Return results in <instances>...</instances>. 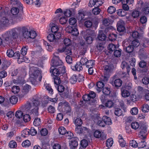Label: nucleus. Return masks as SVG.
I'll return each instance as SVG.
<instances>
[{"label":"nucleus","mask_w":149,"mask_h":149,"mask_svg":"<svg viewBox=\"0 0 149 149\" xmlns=\"http://www.w3.org/2000/svg\"><path fill=\"white\" fill-rule=\"evenodd\" d=\"M29 33L28 29L26 27H18L7 31L2 34V37L6 44H12L13 42L18 39L20 41L28 39Z\"/></svg>","instance_id":"nucleus-1"},{"label":"nucleus","mask_w":149,"mask_h":149,"mask_svg":"<svg viewBox=\"0 0 149 149\" xmlns=\"http://www.w3.org/2000/svg\"><path fill=\"white\" fill-rule=\"evenodd\" d=\"M39 102L38 98L33 97L32 99L31 102H27L23 107L27 111L30 110L29 112L31 117L37 116L38 115V105Z\"/></svg>","instance_id":"nucleus-2"},{"label":"nucleus","mask_w":149,"mask_h":149,"mask_svg":"<svg viewBox=\"0 0 149 149\" xmlns=\"http://www.w3.org/2000/svg\"><path fill=\"white\" fill-rule=\"evenodd\" d=\"M69 24L71 25H74V26H68L65 29L66 32L70 33L72 35L77 36L79 34V32L77 29V20L74 17L70 18L69 20Z\"/></svg>","instance_id":"nucleus-3"},{"label":"nucleus","mask_w":149,"mask_h":149,"mask_svg":"<svg viewBox=\"0 0 149 149\" xmlns=\"http://www.w3.org/2000/svg\"><path fill=\"white\" fill-rule=\"evenodd\" d=\"M1 15L2 17L0 20V27L7 26L13 22V19L10 18L8 11L2 12Z\"/></svg>","instance_id":"nucleus-4"},{"label":"nucleus","mask_w":149,"mask_h":149,"mask_svg":"<svg viewBox=\"0 0 149 149\" xmlns=\"http://www.w3.org/2000/svg\"><path fill=\"white\" fill-rule=\"evenodd\" d=\"M58 109L60 111L67 113L70 112L71 108L68 102L63 101L59 103Z\"/></svg>","instance_id":"nucleus-5"},{"label":"nucleus","mask_w":149,"mask_h":149,"mask_svg":"<svg viewBox=\"0 0 149 149\" xmlns=\"http://www.w3.org/2000/svg\"><path fill=\"white\" fill-rule=\"evenodd\" d=\"M61 34L60 33H57V34H50L47 36V38L48 41L52 42V44L53 45L56 44L58 42V40L61 37Z\"/></svg>","instance_id":"nucleus-6"},{"label":"nucleus","mask_w":149,"mask_h":149,"mask_svg":"<svg viewBox=\"0 0 149 149\" xmlns=\"http://www.w3.org/2000/svg\"><path fill=\"white\" fill-rule=\"evenodd\" d=\"M29 72L31 76L38 78V80L41 81L42 78L41 72L38 68L34 67H31L30 68Z\"/></svg>","instance_id":"nucleus-7"},{"label":"nucleus","mask_w":149,"mask_h":149,"mask_svg":"<svg viewBox=\"0 0 149 149\" xmlns=\"http://www.w3.org/2000/svg\"><path fill=\"white\" fill-rule=\"evenodd\" d=\"M18 7H13L11 10V12L12 15L9 14L11 17H14L18 15L19 11H22L23 9V5L20 2H18Z\"/></svg>","instance_id":"nucleus-8"},{"label":"nucleus","mask_w":149,"mask_h":149,"mask_svg":"<svg viewBox=\"0 0 149 149\" xmlns=\"http://www.w3.org/2000/svg\"><path fill=\"white\" fill-rule=\"evenodd\" d=\"M138 5H140L141 6H143L142 9V12L143 14L147 15L149 14V3L146 2L144 4L142 1H139L137 2Z\"/></svg>","instance_id":"nucleus-9"},{"label":"nucleus","mask_w":149,"mask_h":149,"mask_svg":"<svg viewBox=\"0 0 149 149\" xmlns=\"http://www.w3.org/2000/svg\"><path fill=\"white\" fill-rule=\"evenodd\" d=\"M96 97V94L93 91L90 92L89 94H86L83 96V98L84 101H88L91 99H93Z\"/></svg>","instance_id":"nucleus-10"},{"label":"nucleus","mask_w":149,"mask_h":149,"mask_svg":"<svg viewBox=\"0 0 149 149\" xmlns=\"http://www.w3.org/2000/svg\"><path fill=\"white\" fill-rule=\"evenodd\" d=\"M81 63L79 62H77L74 65H71V68L74 71L80 72L83 69Z\"/></svg>","instance_id":"nucleus-11"},{"label":"nucleus","mask_w":149,"mask_h":149,"mask_svg":"<svg viewBox=\"0 0 149 149\" xmlns=\"http://www.w3.org/2000/svg\"><path fill=\"white\" fill-rule=\"evenodd\" d=\"M94 136L97 138H100L101 140H104L106 139V136L103 132H101L98 130H96L94 133Z\"/></svg>","instance_id":"nucleus-12"},{"label":"nucleus","mask_w":149,"mask_h":149,"mask_svg":"<svg viewBox=\"0 0 149 149\" xmlns=\"http://www.w3.org/2000/svg\"><path fill=\"white\" fill-rule=\"evenodd\" d=\"M84 38L86 43L88 44H91L94 39V36L91 34L86 35L84 37Z\"/></svg>","instance_id":"nucleus-13"},{"label":"nucleus","mask_w":149,"mask_h":149,"mask_svg":"<svg viewBox=\"0 0 149 149\" xmlns=\"http://www.w3.org/2000/svg\"><path fill=\"white\" fill-rule=\"evenodd\" d=\"M78 138L77 137H74L71 139L69 144L71 149H75L77 146L78 145Z\"/></svg>","instance_id":"nucleus-14"},{"label":"nucleus","mask_w":149,"mask_h":149,"mask_svg":"<svg viewBox=\"0 0 149 149\" xmlns=\"http://www.w3.org/2000/svg\"><path fill=\"white\" fill-rule=\"evenodd\" d=\"M31 88V86L28 84H26L23 86L22 90V96L24 97L25 95L28 93Z\"/></svg>","instance_id":"nucleus-15"},{"label":"nucleus","mask_w":149,"mask_h":149,"mask_svg":"<svg viewBox=\"0 0 149 149\" xmlns=\"http://www.w3.org/2000/svg\"><path fill=\"white\" fill-rule=\"evenodd\" d=\"M88 3V6L91 7L93 6H99L102 5L103 2L102 1H89Z\"/></svg>","instance_id":"nucleus-16"},{"label":"nucleus","mask_w":149,"mask_h":149,"mask_svg":"<svg viewBox=\"0 0 149 149\" xmlns=\"http://www.w3.org/2000/svg\"><path fill=\"white\" fill-rule=\"evenodd\" d=\"M51 65L53 67H56L59 66H62L63 65V63L62 61L59 59H52L51 61Z\"/></svg>","instance_id":"nucleus-17"},{"label":"nucleus","mask_w":149,"mask_h":149,"mask_svg":"<svg viewBox=\"0 0 149 149\" xmlns=\"http://www.w3.org/2000/svg\"><path fill=\"white\" fill-rule=\"evenodd\" d=\"M147 127L145 126L142 127V128L140 132V134L141 135V138L144 139L146 137V135L147 134Z\"/></svg>","instance_id":"nucleus-18"},{"label":"nucleus","mask_w":149,"mask_h":149,"mask_svg":"<svg viewBox=\"0 0 149 149\" xmlns=\"http://www.w3.org/2000/svg\"><path fill=\"white\" fill-rule=\"evenodd\" d=\"M9 102L8 99H5L4 97L0 95V104L1 106L6 107L9 104Z\"/></svg>","instance_id":"nucleus-19"},{"label":"nucleus","mask_w":149,"mask_h":149,"mask_svg":"<svg viewBox=\"0 0 149 149\" xmlns=\"http://www.w3.org/2000/svg\"><path fill=\"white\" fill-rule=\"evenodd\" d=\"M96 86L97 91L98 92H101L103 89L104 86V84L102 81H99L97 83Z\"/></svg>","instance_id":"nucleus-20"},{"label":"nucleus","mask_w":149,"mask_h":149,"mask_svg":"<svg viewBox=\"0 0 149 149\" xmlns=\"http://www.w3.org/2000/svg\"><path fill=\"white\" fill-rule=\"evenodd\" d=\"M26 3L29 4H33L37 7L40 6L42 3V1H25Z\"/></svg>","instance_id":"nucleus-21"},{"label":"nucleus","mask_w":149,"mask_h":149,"mask_svg":"<svg viewBox=\"0 0 149 149\" xmlns=\"http://www.w3.org/2000/svg\"><path fill=\"white\" fill-rule=\"evenodd\" d=\"M122 83V81L121 79H116L114 80V82H112L111 83L113 86L118 88L121 86Z\"/></svg>","instance_id":"nucleus-22"},{"label":"nucleus","mask_w":149,"mask_h":149,"mask_svg":"<svg viewBox=\"0 0 149 149\" xmlns=\"http://www.w3.org/2000/svg\"><path fill=\"white\" fill-rule=\"evenodd\" d=\"M121 67L123 70L125 68L127 73L129 72L130 69V67L128 63L126 62L123 61L122 62L121 65Z\"/></svg>","instance_id":"nucleus-23"},{"label":"nucleus","mask_w":149,"mask_h":149,"mask_svg":"<svg viewBox=\"0 0 149 149\" xmlns=\"http://www.w3.org/2000/svg\"><path fill=\"white\" fill-rule=\"evenodd\" d=\"M117 30L119 32H123L125 30V27L123 25V22H118L117 24Z\"/></svg>","instance_id":"nucleus-24"},{"label":"nucleus","mask_w":149,"mask_h":149,"mask_svg":"<svg viewBox=\"0 0 149 149\" xmlns=\"http://www.w3.org/2000/svg\"><path fill=\"white\" fill-rule=\"evenodd\" d=\"M125 1H122V3L123 4L122 7L123 10L126 11L128 10L129 9V7L127 5L129 1L130 3H132V2H133L134 1H126V3H125Z\"/></svg>","instance_id":"nucleus-25"},{"label":"nucleus","mask_w":149,"mask_h":149,"mask_svg":"<svg viewBox=\"0 0 149 149\" xmlns=\"http://www.w3.org/2000/svg\"><path fill=\"white\" fill-rule=\"evenodd\" d=\"M86 127L77 126L75 129L76 132L79 134H84L85 133V131L86 130Z\"/></svg>","instance_id":"nucleus-26"},{"label":"nucleus","mask_w":149,"mask_h":149,"mask_svg":"<svg viewBox=\"0 0 149 149\" xmlns=\"http://www.w3.org/2000/svg\"><path fill=\"white\" fill-rule=\"evenodd\" d=\"M81 50L80 53L82 55H84L86 51L87 46L84 43H81Z\"/></svg>","instance_id":"nucleus-27"},{"label":"nucleus","mask_w":149,"mask_h":149,"mask_svg":"<svg viewBox=\"0 0 149 149\" xmlns=\"http://www.w3.org/2000/svg\"><path fill=\"white\" fill-rule=\"evenodd\" d=\"M121 95L124 97H129L130 95V92L129 91L126 89H121Z\"/></svg>","instance_id":"nucleus-28"},{"label":"nucleus","mask_w":149,"mask_h":149,"mask_svg":"<svg viewBox=\"0 0 149 149\" xmlns=\"http://www.w3.org/2000/svg\"><path fill=\"white\" fill-rule=\"evenodd\" d=\"M21 58H19L18 61V63H20L22 62H24L26 63H29L30 61L28 58L24 56H21Z\"/></svg>","instance_id":"nucleus-29"},{"label":"nucleus","mask_w":149,"mask_h":149,"mask_svg":"<svg viewBox=\"0 0 149 149\" xmlns=\"http://www.w3.org/2000/svg\"><path fill=\"white\" fill-rule=\"evenodd\" d=\"M102 119L106 124L109 125L112 124L111 120L109 117L106 116H103Z\"/></svg>","instance_id":"nucleus-30"},{"label":"nucleus","mask_w":149,"mask_h":149,"mask_svg":"<svg viewBox=\"0 0 149 149\" xmlns=\"http://www.w3.org/2000/svg\"><path fill=\"white\" fill-rule=\"evenodd\" d=\"M44 87L48 91V92L51 94H53V90L52 88L51 87L49 84H45L44 85Z\"/></svg>","instance_id":"nucleus-31"},{"label":"nucleus","mask_w":149,"mask_h":149,"mask_svg":"<svg viewBox=\"0 0 149 149\" xmlns=\"http://www.w3.org/2000/svg\"><path fill=\"white\" fill-rule=\"evenodd\" d=\"M78 76L75 74L72 75L70 79V82L72 84H75L78 79Z\"/></svg>","instance_id":"nucleus-32"},{"label":"nucleus","mask_w":149,"mask_h":149,"mask_svg":"<svg viewBox=\"0 0 149 149\" xmlns=\"http://www.w3.org/2000/svg\"><path fill=\"white\" fill-rule=\"evenodd\" d=\"M117 14L120 16L124 17L127 15V12L125 10L122 9H119L117 12Z\"/></svg>","instance_id":"nucleus-33"},{"label":"nucleus","mask_w":149,"mask_h":149,"mask_svg":"<svg viewBox=\"0 0 149 149\" xmlns=\"http://www.w3.org/2000/svg\"><path fill=\"white\" fill-rule=\"evenodd\" d=\"M50 72H52L53 75L55 77L58 76L60 75L58 70L56 68H50Z\"/></svg>","instance_id":"nucleus-34"},{"label":"nucleus","mask_w":149,"mask_h":149,"mask_svg":"<svg viewBox=\"0 0 149 149\" xmlns=\"http://www.w3.org/2000/svg\"><path fill=\"white\" fill-rule=\"evenodd\" d=\"M131 126L132 129L136 130L139 128V123L137 122H133L131 123Z\"/></svg>","instance_id":"nucleus-35"},{"label":"nucleus","mask_w":149,"mask_h":149,"mask_svg":"<svg viewBox=\"0 0 149 149\" xmlns=\"http://www.w3.org/2000/svg\"><path fill=\"white\" fill-rule=\"evenodd\" d=\"M95 61L93 60H88L85 66L87 68L90 67H93V66L95 64Z\"/></svg>","instance_id":"nucleus-36"},{"label":"nucleus","mask_w":149,"mask_h":149,"mask_svg":"<svg viewBox=\"0 0 149 149\" xmlns=\"http://www.w3.org/2000/svg\"><path fill=\"white\" fill-rule=\"evenodd\" d=\"M74 122L76 126L80 127L82 124V121L81 118H77L74 121Z\"/></svg>","instance_id":"nucleus-37"},{"label":"nucleus","mask_w":149,"mask_h":149,"mask_svg":"<svg viewBox=\"0 0 149 149\" xmlns=\"http://www.w3.org/2000/svg\"><path fill=\"white\" fill-rule=\"evenodd\" d=\"M60 75L61 76L62 75L66 72L65 67L63 66H61L59 67L58 69Z\"/></svg>","instance_id":"nucleus-38"},{"label":"nucleus","mask_w":149,"mask_h":149,"mask_svg":"<svg viewBox=\"0 0 149 149\" xmlns=\"http://www.w3.org/2000/svg\"><path fill=\"white\" fill-rule=\"evenodd\" d=\"M142 111L144 113H148L149 111V106L147 104H143L142 107Z\"/></svg>","instance_id":"nucleus-39"},{"label":"nucleus","mask_w":149,"mask_h":149,"mask_svg":"<svg viewBox=\"0 0 149 149\" xmlns=\"http://www.w3.org/2000/svg\"><path fill=\"white\" fill-rule=\"evenodd\" d=\"M30 134L29 130L25 129L23 130L22 132V136L25 138L27 137Z\"/></svg>","instance_id":"nucleus-40"},{"label":"nucleus","mask_w":149,"mask_h":149,"mask_svg":"<svg viewBox=\"0 0 149 149\" xmlns=\"http://www.w3.org/2000/svg\"><path fill=\"white\" fill-rule=\"evenodd\" d=\"M18 101V98L15 96H12L10 98V101L12 104H15Z\"/></svg>","instance_id":"nucleus-41"},{"label":"nucleus","mask_w":149,"mask_h":149,"mask_svg":"<svg viewBox=\"0 0 149 149\" xmlns=\"http://www.w3.org/2000/svg\"><path fill=\"white\" fill-rule=\"evenodd\" d=\"M28 35L29 38L34 39L37 36V34L35 31L31 30L29 31Z\"/></svg>","instance_id":"nucleus-42"},{"label":"nucleus","mask_w":149,"mask_h":149,"mask_svg":"<svg viewBox=\"0 0 149 149\" xmlns=\"http://www.w3.org/2000/svg\"><path fill=\"white\" fill-rule=\"evenodd\" d=\"M10 17L13 19V22L15 21H20L23 19V17L22 15H18L14 17Z\"/></svg>","instance_id":"nucleus-43"},{"label":"nucleus","mask_w":149,"mask_h":149,"mask_svg":"<svg viewBox=\"0 0 149 149\" xmlns=\"http://www.w3.org/2000/svg\"><path fill=\"white\" fill-rule=\"evenodd\" d=\"M105 106L109 108H111L113 105V103L112 100H108L104 103Z\"/></svg>","instance_id":"nucleus-44"},{"label":"nucleus","mask_w":149,"mask_h":149,"mask_svg":"<svg viewBox=\"0 0 149 149\" xmlns=\"http://www.w3.org/2000/svg\"><path fill=\"white\" fill-rule=\"evenodd\" d=\"M102 91L103 93L105 95H109L111 93L110 88L108 87H105L103 88Z\"/></svg>","instance_id":"nucleus-45"},{"label":"nucleus","mask_w":149,"mask_h":149,"mask_svg":"<svg viewBox=\"0 0 149 149\" xmlns=\"http://www.w3.org/2000/svg\"><path fill=\"white\" fill-rule=\"evenodd\" d=\"M113 143V141L112 138H110L108 139L106 141V146L108 148L111 147L112 146Z\"/></svg>","instance_id":"nucleus-46"},{"label":"nucleus","mask_w":149,"mask_h":149,"mask_svg":"<svg viewBox=\"0 0 149 149\" xmlns=\"http://www.w3.org/2000/svg\"><path fill=\"white\" fill-rule=\"evenodd\" d=\"M59 28L58 26H52L51 28V31L55 35L57 34V33H60L58 32Z\"/></svg>","instance_id":"nucleus-47"},{"label":"nucleus","mask_w":149,"mask_h":149,"mask_svg":"<svg viewBox=\"0 0 149 149\" xmlns=\"http://www.w3.org/2000/svg\"><path fill=\"white\" fill-rule=\"evenodd\" d=\"M7 55L9 57H13L14 55V51L11 49H8L6 52Z\"/></svg>","instance_id":"nucleus-48"},{"label":"nucleus","mask_w":149,"mask_h":149,"mask_svg":"<svg viewBox=\"0 0 149 149\" xmlns=\"http://www.w3.org/2000/svg\"><path fill=\"white\" fill-rule=\"evenodd\" d=\"M38 78L34 77L31 76L30 77L29 80L31 82V84L35 86H36L37 84V81L36 79Z\"/></svg>","instance_id":"nucleus-49"},{"label":"nucleus","mask_w":149,"mask_h":149,"mask_svg":"<svg viewBox=\"0 0 149 149\" xmlns=\"http://www.w3.org/2000/svg\"><path fill=\"white\" fill-rule=\"evenodd\" d=\"M122 50L121 49H119L118 50L115 49L113 53L114 55L116 57H120L121 55Z\"/></svg>","instance_id":"nucleus-50"},{"label":"nucleus","mask_w":149,"mask_h":149,"mask_svg":"<svg viewBox=\"0 0 149 149\" xmlns=\"http://www.w3.org/2000/svg\"><path fill=\"white\" fill-rule=\"evenodd\" d=\"M98 37L99 40L102 41L105 40L106 38L105 34L100 32L99 33Z\"/></svg>","instance_id":"nucleus-51"},{"label":"nucleus","mask_w":149,"mask_h":149,"mask_svg":"<svg viewBox=\"0 0 149 149\" xmlns=\"http://www.w3.org/2000/svg\"><path fill=\"white\" fill-rule=\"evenodd\" d=\"M109 76L110 74H109V73H104V75L102 76L101 79L104 81L106 82L108 80Z\"/></svg>","instance_id":"nucleus-52"},{"label":"nucleus","mask_w":149,"mask_h":149,"mask_svg":"<svg viewBox=\"0 0 149 149\" xmlns=\"http://www.w3.org/2000/svg\"><path fill=\"white\" fill-rule=\"evenodd\" d=\"M108 49L110 52H113L114 51L116 48V46L113 44H109L108 46Z\"/></svg>","instance_id":"nucleus-53"},{"label":"nucleus","mask_w":149,"mask_h":149,"mask_svg":"<svg viewBox=\"0 0 149 149\" xmlns=\"http://www.w3.org/2000/svg\"><path fill=\"white\" fill-rule=\"evenodd\" d=\"M80 144L83 148H85L88 145V142L87 140L83 139L81 141Z\"/></svg>","instance_id":"nucleus-54"},{"label":"nucleus","mask_w":149,"mask_h":149,"mask_svg":"<svg viewBox=\"0 0 149 149\" xmlns=\"http://www.w3.org/2000/svg\"><path fill=\"white\" fill-rule=\"evenodd\" d=\"M60 81V78L58 76L55 77L54 78V83L55 87H57Z\"/></svg>","instance_id":"nucleus-55"},{"label":"nucleus","mask_w":149,"mask_h":149,"mask_svg":"<svg viewBox=\"0 0 149 149\" xmlns=\"http://www.w3.org/2000/svg\"><path fill=\"white\" fill-rule=\"evenodd\" d=\"M146 145V142L144 141H141L138 143V147L139 148H144Z\"/></svg>","instance_id":"nucleus-56"},{"label":"nucleus","mask_w":149,"mask_h":149,"mask_svg":"<svg viewBox=\"0 0 149 149\" xmlns=\"http://www.w3.org/2000/svg\"><path fill=\"white\" fill-rule=\"evenodd\" d=\"M12 91L14 93H17L20 91V88L19 86H14L12 88Z\"/></svg>","instance_id":"nucleus-57"},{"label":"nucleus","mask_w":149,"mask_h":149,"mask_svg":"<svg viewBox=\"0 0 149 149\" xmlns=\"http://www.w3.org/2000/svg\"><path fill=\"white\" fill-rule=\"evenodd\" d=\"M41 123L40 119L39 118H36L33 121V125L34 126L37 127L39 126Z\"/></svg>","instance_id":"nucleus-58"},{"label":"nucleus","mask_w":149,"mask_h":149,"mask_svg":"<svg viewBox=\"0 0 149 149\" xmlns=\"http://www.w3.org/2000/svg\"><path fill=\"white\" fill-rule=\"evenodd\" d=\"M31 144L30 141L28 140H26L24 141L22 143V146L23 147L26 148L29 147Z\"/></svg>","instance_id":"nucleus-59"},{"label":"nucleus","mask_w":149,"mask_h":149,"mask_svg":"<svg viewBox=\"0 0 149 149\" xmlns=\"http://www.w3.org/2000/svg\"><path fill=\"white\" fill-rule=\"evenodd\" d=\"M68 20L67 17H63L60 18L59 19V22L61 24H64L66 23Z\"/></svg>","instance_id":"nucleus-60"},{"label":"nucleus","mask_w":149,"mask_h":149,"mask_svg":"<svg viewBox=\"0 0 149 149\" xmlns=\"http://www.w3.org/2000/svg\"><path fill=\"white\" fill-rule=\"evenodd\" d=\"M134 48L132 45H129L126 48V52L128 53H131L133 52Z\"/></svg>","instance_id":"nucleus-61"},{"label":"nucleus","mask_w":149,"mask_h":149,"mask_svg":"<svg viewBox=\"0 0 149 149\" xmlns=\"http://www.w3.org/2000/svg\"><path fill=\"white\" fill-rule=\"evenodd\" d=\"M31 119L30 115L28 114H26L23 116V120L25 122L29 121Z\"/></svg>","instance_id":"nucleus-62"},{"label":"nucleus","mask_w":149,"mask_h":149,"mask_svg":"<svg viewBox=\"0 0 149 149\" xmlns=\"http://www.w3.org/2000/svg\"><path fill=\"white\" fill-rule=\"evenodd\" d=\"M58 132L60 134L64 135L66 134V130L63 127H61L58 129Z\"/></svg>","instance_id":"nucleus-63"},{"label":"nucleus","mask_w":149,"mask_h":149,"mask_svg":"<svg viewBox=\"0 0 149 149\" xmlns=\"http://www.w3.org/2000/svg\"><path fill=\"white\" fill-rule=\"evenodd\" d=\"M9 146L11 148H15L17 146V143L14 141H11L9 143Z\"/></svg>","instance_id":"nucleus-64"}]
</instances>
